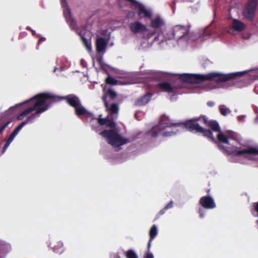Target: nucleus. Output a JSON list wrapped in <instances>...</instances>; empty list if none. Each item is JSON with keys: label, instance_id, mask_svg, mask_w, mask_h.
<instances>
[{"label": "nucleus", "instance_id": "nucleus-8", "mask_svg": "<svg viewBox=\"0 0 258 258\" xmlns=\"http://www.w3.org/2000/svg\"><path fill=\"white\" fill-rule=\"evenodd\" d=\"M257 6V0H248L242 12L244 18L250 21H252L255 16Z\"/></svg>", "mask_w": 258, "mask_h": 258}, {"label": "nucleus", "instance_id": "nucleus-41", "mask_svg": "<svg viewBox=\"0 0 258 258\" xmlns=\"http://www.w3.org/2000/svg\"><path fill=\"white\" fill-rule=\"evenodd\" d=\"M210 189H208L207 190V193L209 194L210 192Z\"/></svg>", "mask_w": 258, "mask_h": 258}, {"label": "nucleus", "instance_id": "nucleus-39", "mask_svg": "<svg viewBox=\"0 0 258 258\" xmlns=\"http://www.w3.org/2000/svg\"><path fill=\"white\" fill-rule=\"evenodd\" d=\"M154 34H155V33L153 32H152L151 33H149V34L148 35V37L150 38V37L153 36L154 35Z\"/></svg>", "mask_w": 258, "mask_h": 258}, {"label": "nucleus", "instance_id": "nucleus-16", "mask_svg": "<svg viewBox=\"0 0 258 258\" xmlns=\"http://www.w3.org/2000/svg\"><path fill=\"white\" fill-rule=\"evenodd\" d=\"M156 88L162 92L168 93H174L176 92V89L172 86L170 84L167 82H163L158 83Z\"/></svg>", "mask_w": 258, "mask_h": 258}, {"label": "nucleus", "instance_id": "nucleus-19", "mask_svg": "<svg viewBox=\"0 0 258 258\" xmlns=\"http://www.w3.org/2000/svg\"><path fill=\"white\" fill-rule=\"evenodd\" d=\"M232 28L236 31L241 32L245 29L246 25L240 20L234 19L232 21Z\"/></svg>", "mask_w": 258, "mask_h": 258}, {"label": "nucleus", "instance_id": "nucleus-17", "mask_svg": "<svg viewBox=\"0 0 258 258\" xmlns=\"http://www.w3.org/2000/svg\"><path fill=\"white\" fill-rule=\"evenodd\" d=\"M101 115H99L98 118V123L101 125H105L111 128H114L115 127V123L113 120L112 116L108 115L106 118H101Z\"/></svg>", "mask_w": 258, "mask_h": 258}, {"label": "nucleus", "instance_id": "nucleus-7", "mask_svg": "<svg viewBox=\"0 0 258 258\" xmlns=\"http://www.w3.org/2000/svg\"><path fill=\"white\" fill-rule=\"evenodd\" d=\"M23 105V104H18L15 106L10 107L5 112L0 114V134L10 123L13 118V116L16 114V108Z\"/></svg>", "mask_w": 258, "mask_h": 258}, {"label": "nucleus", "instance_id": "nucleus-42", "mask_svg": "<svg viewBox=\"0 0 258 258\" xmlns=\"http://www.w3.org/2000/svg\"><path fill=\"white\" fill-rule=\"evenodd\" d=\"M257 222L258 223V220H257Z\"/></svg>", "mask_w": 258, "mask_h": 258}, {"label": "nucleus", "instance_id": "nucleus-29", "mask_svg": "<svg viewBox=\"0 0 258 258\" xmlns=\"http://www.w3.org/2000/svg\"><path fill=\"white\" fill-rule=\"evenodd\" d=\"M175 132H163L162 134V136L163 137H168V136H171L172 135H175Z\"/></svg>", "mask_w": 258, "mask_h": 258}, {"label": "nucleus", "instance_id": "nucleus-36", "mask_svg": "<svg viewBox=\"0 0 258 258\" xmlns=\"http://www.w3.org/2000/svg\"><path fill=\"white\" fill-rule=\"evenodd\" d=\"M207 105L209 107H213L215 105V102L213 101H208L207 102Z\"/></svg>", "mask_w": 258, "mask_h": 258}, {"label": "nucleus", "instance_id": "nucleus-22", "mask_svg": "<svg viewBox=\"0 0 258 258\" xmlns=\"http://www.w3.org/2000/svg\"><path fill=\"white\" fill-rule=\"evenodd\" d=\"M164 25L163 20L160 17L157 16L154 19L151 20L150 26L154 29L160 28Z\"/></svg>", "mask_w": 258, "mask_h": 258}, {"label": "nucleus", "instance_id": "nucleus-31", "mask_svg": "<svg viewBox=\"0 0 258 258\" xmlns=\"http://www.w3.org/2000/svg\"><path fill=\"white\" fill-rule=\"evenodd\" d=\"M167 210L166 209H165V208L164 207L163 209H162L156 215V218H155V220L158 219L160 216H161L162 215H163V214L165 213V211Z\"/></svg>", "mask_w": 258, "mask_h": 258}, {"label": "nucleus", "instance_id": "nucleus-38", "mask_svg": "<svg viewBox=\"0 0 258 258\" xmlns=\"http://www.w3.org/2000/svg\"><path fill=\"white\" fill-rule=\"evenodd\" d=\"M26 29H27V30L31 31H32V33L33 35H35V31L32 30L31 29V28H30V27H28H28H27Z\"/></svg>", "mask_w": 258, "mask_h": 258}, {"label": "nucleus", "instance_id": "nucleus-13", "mask_svg": "<svg viewBox=\"0 0 258 258\" xmlns=\"http://www.w3.org/2000/svg\"><path fill=\"white\" fill-rule=\"evenodd\" d=\"M129 27L131 31L135 34L149 31L145 25L138 21L130 23Z\"/></svg>", "mask_w": 258, "mask_h": 258}, {"label": "nucleus", "instance_id": "nucleus-1", "mask_svg": "<svg viewBox=\"0 0 258 258\" xmlns=\"http://www.w3.org/2000/svg\"><path fill=\"white\" fill-rule=\"evenodd\" d=\"M199 122H201L209 127L213 132L219 133L221 131L219 124L216 120H208V118L204 115L187 120L183 124L172 123L168 117L163 116L158 124L153 127L150 131L149 133L152 137H156L158 135L167 127H177L183 124L188 131H195L196 133H201L203 136L208 138L212 142L215 143H217V141L213 136L212 131L203 128L200 125Z\"/></svg>", "mask_w": 258, "mask_h": 258}, {"label": "nucleus", "instance_id": "nucleus-3", "mask_svg": "<svg viewBox=\"0 0 258 258\" xmlns=\"http://www.w3.org/2000/svg\"><path fill=\"white\" fill-rule=\"evenodd\" d=\"M246 73V71L238 72L230 74L212 72L206 75L183 74L179 76L181 82L199 84L204 81L214 80L217 83L225 82L240 77Z\"/></svg>", "mask_w": 258, "mask_h": 258}, {"label": "nucleus", "instance_id": "nucleus-23", "mask_svg": "<svg viewBox=\"0 0 258 258\" xmlns=\"http://www.w3.org/2000/svg\"><path fill=\"white\" fill-rule=\"evenodd\" d=\"M110 113V115L112 116L113 114H117L118 112V106L117 104L113 103L110 106L108 104V107L106 108Z\"/></svg>", "mask_w": 258, "mask_h": 258}, {"label": "nucleus", "instance_id": "nucleus-24", "mask_svg": "<svg viewBox=\"0 0 258 258\" xmlns=\"http://www.w3.org/2000/svg\"><path fill=\"white\" fill-rule=\"evenodd\" d=\"M252 215L254 217L258 216V202L252 204V208L250 209Z\"/></svg>", "mask_w": 258, "mask_h": 258}, {"label": "nucleus", "instance_id": "nucleus-6", "mask_svg": "<svg viewBox=\"0 0 258 258\" xmlns=\"http://www.w3.org/2000/svg\"><path fill=\"white\" fill-rule=\"evenodd\" d=\"M102 137L106 138L107 142L114 147H118L126 144L127 140L123 138L115 130H104L100 133Z\"/></svg>", "mask_w": 258, "mask_h": 258}, {"label": "nucleus", "instance_id": "nucleus-20", "mask_svg": "<svg viewBox=\"0 0 258 258\" xmlns=\"http://www.w3.org/2000/svg\"><path fill=\"white\" fill-rule=\"evenodd\" d=\"M28 122H30L28 121V120L25 119L24 121H23L22 122H21L12 132V133L10 135L8 139H7L8 141H9L10 142H12L15 137L17 136V135L18 134L19 131L21 130V128L26 124H27Z\"/></svg>", "mask_w": 258, "mask_h": 258}, {"label": "nucleus", "instance_id": "nucleus-35", "mask_svg": "<svg viewBox=\"0 0 258 258\" xmlns=\"http://www.w3.org/2000/svg\"><path fill=\"white\" fill-rule=\"evenodd\" d=\"M144 258H154L153 255L152 253L148 252L145 256Z\"/></svg>", "mask_w": 258, "mask_h": 258}, {"label": "nucleus", "instance_id": "nucleus-37", "mask_svg": "<svg viewBox=\"0 0 258 258\" xmlns=\"http://www.w3.org/2000/svg\"><path fill=\"white\" fill-rule=\"evenodd\" d=\"M245 118L244 115H240L237 117L238 120L240 121H243Z\"/></svg>", "mask_w": 258, "mask_h": 258}, {"label": "nucleus", "instance_id": "nucleus-28", "mask_svg": "<svg viewBox=\"0 0 258 258\" xmlns=\"http://www.w3.org/2000/svg\"><path fill=\"white\" fill-rule=\"evenodd\" d=\"M11 143V142H9L8 140L6 141V142L4 146L3 147L2 151V154H4L6 152V151L7 150V148L9 146Z\"/></svg>", "mask_w": 258, "mask_h": 258}, {"label": "nucleus", "instance_id": "nucleus-33", "mask_svg": "<svg viewBox=\"0 0 258 258\" xmlns=\"http://www.w3.org/2000/svg\"><path fill=\"white\" fill-rule=\"evenodd\" d=\"M173 207V202L172 201H170L165 207V209L167 210L168 209H170Z\"/></svg>", "mask_w": 258, "mask_h": 258}, {"label": "nucleus", "instance_id": "nucleus-40", "mask_svg": "<svg viewBox=\"0 0 258 258\" xmlns=\"http://www.w3.org/2000/svg\"><path fill=\"white\" fill-rule=\"evenodd\" d=\"M95 45L96 47H97V38L95 39Z\"/></svg>", "mask_w": 258, "mask_h": 258}, {"label": "nucleus", "instance_id": "nucleus-34", "mask_svg": "<svg viewBox=\"0 0 258 258\" xmlns=\"http://www.w3.org/2000/svg\"><path fill=\"white\" fill-rule=\"evenodd\" d=\"M107 30H103L102 31L101 34L102 35H104V37H105L107 36H110V34H107Z\"/></svg>", "mask_w": 258, "mask_h": 258}, {"label": "nucleus", "instance_id": "nucleus-18", "mask_svg": "<svg viewBox=\"0 0 258 258\" xmlns=\"http://www.w3.org/2000/svg\"><path fill=\"white\" fill-rule=\"evenodd\" d=\"M153 94L148 93L137 100L135 104L139 106H143L146 104L151 99Z\"/></svg>", "mask_w": 258, "mask_h": 258}, {"label": "nucleus", "instance_id": "nucleus-32", "mask_svg": "<svg viewBox=\"0 0 258 258\" xmlns=\"http://www.w3.org/2000/svg\"><path fill=\"white\" fill-rule=\"evenodd\" d=\"M98 63H99L101 67V68L104 70L103 64H102V56L98 57Z\"/></svg>", "mask_w": 258, "mask_h": 258}, {"label": "nucleus", "instance_id": "nucleus-30", "mask_svg": "<svg viewBox=\"0 0 258 258\" xmlns=\"http://www.w3.org/2000/svg\"><path fill=\"white\" fill-rule=\"evenodd\" d=\"M198 213L201 218H203L205 216V211L201 208H199Z\"/></svg>", "mask_w": 258, "mask_h": 258}, {"label": "nucleus", "instance_id": "nucleus-14", "mask_svg": "<svg viewBox=\"0 0 258 258\" xmlns=\"http://www.w3.org/2000/svg\"><path fill=\"white\" fill-rule=\"evenodd\" d=\"M110 38L109 36L103 38L98 37V54L102 52L104 53L105 52Z\"/></svg>", "mask_w": 258, "mask_h": 258}, {"label": "nucleus", "instance_id": "nucleus-27", "mask_svg": "<svg viewBox=\"0 0 258 258\" xmlns=\"http://www.w3.org/2000/svg\"><path fill=\"white\" fill-rule=\"evenodd\" d=\"M125 256L126 258H138L136 253L132 249H130L126 252Z\"/></svg>", "mask_w": 258, "mask_h": 258}, {"label": "nucleus", "instance_id": "nucleus-9", "mask_svg": "<svg viewBox=\"0 0 258 258\" xmlns=\"http://www.w3.org/2000/svg\"><path fill=\"white\" fill-rule=\"evenodd\" d=\"M188 28L182 25H178L174 26L167 33L168 39H179L188 33Z\"/></svg>", "mask_w": 258, "mask_h": 258}, {"label": "nucleus", "instance_id": "nucleus-11", "mask_svg": "<svg viewBox=\"0 0 258 258\" xmlns=\"http://www.w3.org/2000/svg\"><path fill=\"white\" fill-rule=\"evenodd\" d=\"M199 202L201 207L205 209H213L216 207L214 199L209 195L202 197Z\"/></svg>", "mask_w": 258, "mask_h": 258}, {"label": "nucleus", "instance_id": "nucleus-4", "mask_svg": "<svg viewBox=\"0 0 258 258\" xmlns=\"http://www.w3.org/2000/svg\"><path fill=\"white\" fill-rule=\"evenodd\" d=\"M59 98L60 101L64 100L70 106L74 107L77 116H84L88 121H89L92 128L95 131H97V118L82 105L81 100L77 96L72 94L63 97L59 96Z\"/></svg>", "mask_w": 258, "mask_h": 258}, {"label": "nucleus", "instance_id": "nucleus-25", "mask_svg": "<svg viewBox=\"0 0 258 258\" xmlns=\"http://www.w3.org/2000/svg\"><path fill=\"white\" fill-rule=\"evenodd\" d=\"M219 110L221 114L223 116H226L227 113H231V110L223 105L219 106Z\"/></svg>", "mask_w": 258, "mask_h": 258}, {"label": "nucleus", "instance_id": "nucleus-15", "mask_svg": "<svg viewBox=\"0 0 258 258\" xmlns=\"http://www.w3.org/2000/svg\"><path fill=\"white\" fill-rule=\"evenodd\" d=\"M116 96L117 93L111 89H108L104 92V95L102 97V100L105 108L108 107V101L107 99L109 98L111 100H113Z\"/></svg>", "mask_w": 258, "mask_h": 258}, {"label": "nucleus", "instance_id": "nucleus-10", "mask_svg": "<svg viewBox=\"0 0 258 258\" xmlns=\"http://www.w3.org/2000/svg\"><path fill=\"white\" fill-rule=\"evenodd\" d=\"M217 139L219 142L218 143V146L220 149L226 153L230 154L229 151L223 145H222L221 143L229 144V140H235L236 139L235 137L232 135L227 136L221 131L218 133L217 135Z\"/></svg>", "mask_w": 258, "mask_h": 258}, {"label": "nucleus", "instance_id": "nucleus-21", "mask_svg": "<svg viewBox=\"0 0 258 258\" xmlns=\"http://www.w3.org/2000/svg\"><path fill=\"white\" fill-rule=\"evenodd\" d=\"M157 233L158 231L157 227L155 225H153L149 231L150 239L149 240L147 245V249L148 251H150L152 241L154 239V238L157 236Z\"/></svg>", "mask_w": 258, "mask_h": 258}, {"label": "nucleus", "instance_id": "nucleus-12", "mask_svg": "<svg viewBox=\"0 0 258 258\" xmlns=\"http://www.w3.org/2000/svg\"><path fill=\"white\" fill-rule=\"evenodd\" d=\"M230 154L234 156H239L242 155L246 157L247 154L258 155V149L254 147H248L247 149L243 150H233Z\"/></svg>", "mask_w": 258, "mask_h": 258}, {"label": "nucleus", "instance_id": "nucleus-2", "mask_svg": "<svg viewBox=\"0 0 258 258\" xmlns=\"http://www.w3.org/2000/svg\"><path fill=\"white\" fill-rule=\"evenodd\" d=\"M59 101V96H55L51 93H41L38 94L26 102V103H28L29 106L18 115L17 119L22 120L25 116L30 112L35 111V113L32 114L26 119L28 121L32 122L36 117L39 116L40 114L47 110L53 103Z\"/></svg>", "mask_w": 258, "mask_h": 258}, {"label": "nucleus", "instance_id": "nucleus-5", "mask_svg": "<svg viewBox=\"0 0 258 258\" xmlns=\"http://www.w3.org/2000/svg\"><path fill=\"white\" fill-rule=\"evenodd\" d=\"M64 15L67 23L69 25L70 28L75 31L80 36L86 49L89 51H90L91 50L90 43L91 34L90 32L86 30L84 27H78L76 20L71 16L70 11L64 12Z\"/></svg>", "mask_w": 258, "mask_h": 258}, {"label": "nucleus", "instance_id": "nucleus-26", "mask_svg": "<svg viewBox=\"0 0 258 258\" xmlns=\"http://www.w3.org/2000/svg\"><path fill=\"white\" fill-rule=\"evenodd\" d=\"M106 83L107 84L112 85H117L118 84L119 81L115 79L113 77H111L110 76H108L106 79Z\"/></svg>", "mask_w": 258, "mask_h": 258}]
</instances>
